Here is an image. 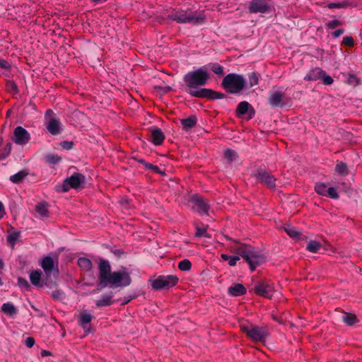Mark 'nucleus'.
Masks as SVG:
<instances>
[{
  "instance_id": "obj_1",
  "label": "nucleus",
  "mask_w": 362,
  "mask_h": 362,
  "mask_svg": "<svg viewBox=\"0 0 362 362\" xmlns=\"http://www.w3.org/2000/svg\"><path fill=\"white\" fill-rule=\"evenodd\" d=\"M209 78V74L206 66H204L195 71H189L184 76V81L189 90L188 93L194 97L201 98L208 92L207 88H199L206 85Z\"/></svg>"
},
{
  "instance_id": "obj_2",
  "label": "nucleus",
  "mask_w": 362,
  "mask_h": 362,
  "mask_svg": "<svg viewBox=\"0 0 362 362\" xmlns=\"http://www.w3.org/2000/svg\"><path fill=\"white\" fill-rule=\"evenodd\" d=\"M233 250L245 259L252 271H254L258 266L265 262L264 255L250 245L240 244L235 245Z\"/></svg>"
},
{
  "instance_id": "obj_3",
  "label": "nucleus",
  "mask_w": 362,
  "mask_h": 362,
  "mask_svg": "<svg viewBox=\"0 0 362 362\" xmlns=\"http://www.w3.org/2000/svg\"><path fill=\"white\" fill-rule=\"evenodd\" d=\"M169 18L179 23L199 25L205 21L206 18L205 16L200 12L178 10L170 14Z\"/></svg>"
},
{
  "instance_id": "obj_4",
  "label": "nucleus",
  "mask_w": 362,
  "mask_h": 362,
  "mask_svg": "<svg viewBox=\"0 0 362 362\" xmlns=\"http://www.w3.org/2000/svg\"><path fill=\"white\" fill-rule=\"evenodd\" d=\"M240 328L253 341L264 342L269 337L268 330L264 327L247 322L241 324Z\"/></svg>"
},
{
  "instance_id": "obj_5",
  "label": "nucleus",
  "mask_w": 362,
  "mask_h": 362,
  "mask_svg": "<svg viewBox=\"0 0 362 362\" xmlns=\"http://www.w3.org/2000/svg\"><path fill=\"white\" fill-rule=\"evenodd\" d=\"M222 86L229 93H238L245 87L246 81L242 75L229 74L223 78Z\"/></svg>"
},
{
  "instance_id": "obj_6",
  "label": "nucleus",
  "mask_w": 362,
  "mask_h": 362,
  "mask_svg": "<svg viewBox=\"0 0 362 362\" xmlns=\"http://www.w3.org/2000/svg\"><path fill=\"white\" fill-rule=\"evenodd\" d=\"M85 176L80 173H75L64 180L62 191L67 192L70 189H81L85 182Z\"/></svg>"
},
{
  "instance_id": "obj_7",
  "label": "nucleus",
  "mask_w": 362,
  "mask_h": 362,
  "mask_svg": "<svg viewBox=\"0 0 362 362\" xmlns=\"http://www.w3.org/2000/svg\"><path fill=\"white\" fill-rule=\"evenodd\" d=\"M177 282L178 278L175 275L160 276L152 282V286L156 290L169 288Z\"/></svg>"
},
{
  "instance_id": "obj_8",
  "label": "nucleus",
  "mask_w": 362,
  "mask_h": 362,
  "mask_svg": "<svg viewBox=\"0 0 362 362\" xmlns=\"http://www.w3.org/2000/svg\"><path fill=\"white\" fill-rule=\"evenodd\" d=\"M131 284V278L124 272H114L108 279V284L115 287L127 286Z\"/></svg>"
},
{
  "instance_id": "obj_9",
  "label": "nucleus",
  "mask_w": 362,
  "mask_h": 362,
  "mask_svg": "<svg viewBox=\"0 0 362 362\" xmlns=\"http://www.w3.org/2000/svg\"><path fill=\"white\" fill-rule=\"evenodd\" d=\"M99 286L105 288L108 285V279L112 273H110L111 267L107 260L100 259L99 263Z\"/></svg>"
},
{
  "instance_id": "obj_10",
  "label": "nucleus",
  "mask_w": 362,
  "mask_h": 362,
  "mask_svg": "<svg viewBox=\"0 0 362 362\" xmlns=\"http://www.w3.org/2000/svg\"><path fill=\"white\" fill-rule=\"evenodd\" d=\"M40 265L46 275L49 276L52 272H54V274L58 276L59 268L57 257L53 258L50 256H45L42 258Z\"/></svg>"
},
{
  "instance_id": "obj_11",
  "label": "nucleus",
  "mask_w": 362,
  "mask_h": 362,
  "mask_svg": "<svg viewBox=\"0 0 362 362\" xmlns=\"http://www.w3.org/2000/svg\"><path fill=\"white\" fill-rule=\"evenodd\" d=\"M189 203L192 209L199 215L204 216L208 214L210 206L208 202L202 197L194 196L189 200Z\"/></svg>"
},
{
  "instance_id": "obj_12",
  "label": "nucleus",
  "mask_w": 362,
  "mask_h": 362,
  "mask_svg": "<svg viewBox=\"0 0 362 362\" xmlns=\"http://www.w3.org/2000/svg\"><path fill=\"white\" fill-rule=\"evenodd\" d=\"M254 176L262 183L266 185L271 189L276 187V179L275 177L269 173L267 171L263 169L257 170Z\"/></svg>"
},
{
  "instance_id": "obj_13",
  "label": "nucleus",
  "mask_w": 362,
  "mask_h": 362,
  "mask_svg": "<svg viewBox=\"0 0 362 362\" xmlns=\"http://www.w3.org/2000/svg\"><path fill=\"white\" fill-rule=\"evenodd\" d=\"M30 139V135L25 128L21 126L15 128L13 136V140L15 144L23 146L28 144Z\"/></svg>"
},
{
  "instance_id": "obj_14",
  "label": "nucleus",
  "mask_w": 362,
  "mask_h": 362,
  "mask_svg": "<svg viewBox=\"0 0 362 362\" xmlns=\"http://www.w3.org/2000/svg\"><path fill=\"white\" fill-rule=\"evenodd\" d=\"M284 93L279 87H274L272 90L268 101L272 107H281L284 105Z\"/></svg>"
},
{
  "instance_id": "obj_15",
  "label": "nucleus",
  "mask_w": 362,
  "mask_h": 362,
  "mask_svg": "<svg viewBox=\"0 0 362 362\" xmlns=\"http://www.w3.org/2000/svg\"><path fill=\"white\" fill-rule=\"evenodd\" d=\"M315 190L318 194L322 196H327L332 199H337L339 197L337 190L332 187H327L325 183H317L315 186Z\"/></svg>"
},
{
  "instance_id": "obj_16",
  "label": "nucleus",
  "mask_w": 362,
  "mask_h": 362,
  "mask_svg": "<svg viewBox=\"0 0 362 362\" xmlns=\"http://www.w3.org/2000/svg\"><path fill=\"white\" fill-rule=\"evenodd\" d=\"M249 11L252 13H267L270 11V6L265 0H251Z\"/></svg>"
},
{
  "instance_id": "obj_17",
  "label": "nucleus",
  "mask_w": 362,
  "mask_h": 362,
  "mask_svg": "<svg viewBox=\"0 0 362 362\" xmlns=\"http://www.w3.org/2000/svg\"><path fill=\"white\" fill-rule=\"evenodd\" d=\"M255 291L261 296L270 298L273 296L274 288L271 284L259 283L255 286Z\"/></svg>"
},
{
  "instance_id": "obj_18",
  "label": "nucleus",
  "mask_w": 362,
  "mask_h": 362,
  "mask_svg": "<svg viewBox=\"0 0 362 362\" xmlns=\"http://www.w3.org/2000/svg\"><path fill=\"white\" fill-rule=\"evenodd\" d=\"M238 116L247 114V119H252L255 116V110L252 105L247 101L240 102L236 109Z\"/></svg>"
},
{
  "instance_id": "obj_19",
  "label": "nucleus",
  "mask_w": 362,
  "mask_h": 362,
  "mask_svg": "<svg viewBox=\"0 0 362 362\" xmlns=\"http://www.w3.org/2000/svg\"><path fill=\"white\" fill-rule=\"evenodd\" d=\"M93 319V316L86 312L82 313L79 316V325L84 329L86 334H88L90 331V323Z\"/></svg>"
},
{
  "instance_id": "obj_20",
  "label": "nucleus",
  "mask_w": 362,
  "mask_h": 362,
  "mask_svg": "<svg viewBox=\"0 0 362 362\" xmlns=\"http://www.w3.org/2000/svg\"><path fill=\"white\" fill-rule=\"evenodd\" d=\"M48 132L52 135H57L60 133V122L55 118L50 119L47 124Z\"/></svg>"
},
{
  "instance_id": "obj_21",
  "label": "nucleus",
  "mask_w": 362,
  "mask_h": 362,
  "mask_svg": "<svg viewBox=\"0 0 362 362\" xmlns=\"http://www.w3.org/2000/svg\"><path fill=\"white\" fill-rule=\"evenodd\" d=\"M114 294L112 292L105 293L101 296V298L95 301V305L98 307L108 306L114 303L112 298Z\"/></svg>"
},
{
  "instance_id": "obj_22",
  "label": "nucleus",
  "mask_w": 362,
  "mask_h": 362,
  "mask_svg": "<svg viewBox=\"0 0 362 362\" xmlns=\"http://www.w3.org/2000/svg\"><path fill=\"white\" fill-rule=\"evenodd\" d=\"M246 293V288L241 284H236L228 288V293L232 296H243Z\"/></svg>"
},
{
  "instance_id": "obj_23",
  "label": "nucleus",
  "mask_w": 362,
  "mask_h": 362,
  "mask_svg": "<svg viewBox=\"0 0 362 362\" xmlns=\"http://www.w3.org/2000/svg\"><path fill=\"white\" fill-rule=\"evenodd\" d=\"M324 74V71L320 68H315L311 69L308 74L305 76L304 79L307 81H317L321 78L322 75Z\"/></svg>"
},
{
  "instance_id": "obj_24",
  "label": "nucleus",
  "mask_w": 362,
  "mask_h": 362,
  "mask_svg": "<svg viewBox=\"0 0 362 362\" xmlns=\"http://www.w3.org/2000/svg\"><path fill=\"white\" fill-rule=\"evenodd\" d=\"M165 139L163 132L160 129H154L151 131V141L155 145H160Z\"/></svg>"
},
{
  "instance_id": "obj_25",
  "label": "nucleus",
  "mask_w": 362,
  "mask_h": 362,
  "mask_svg": "<svg viewBox=\"0 0 362 362\" xmlns=\"http://www.w3.org/2000/svg\"><path fill=\"white\" fill-rule=\"evenodd\" d=\"M41 272L38 270L32 271L30 273V280L33 286L42 287L43 286L41 282Z\"/></svg>"
},
{
  "instance_id": "obj_26",
  "label": "nucleus",
  "mask_w": 362,
  "mask_h": 362,
  "mask_svg": "<svg viewBox=\"0 0 362 362\" xmlns=\"http://www.w3.org/2000/svg\"><path fill=\"white\" fill-rule=\"evenodd\" d=\"M78 267L85 272H89L92 269V262L86 257H80L78 259Z\"/></svg>"
},
{
  "instance_id": "obj_27",
  "label": "nucleus",
  "mask_w": 362,
  "mask_h": 362,
  "mask_svg": "<svg viewBox=\"0 0 362 362\" xmlns=\"http://www.w3.org/2000/svg\"><path fill=\"white\" fill-rule=\"evenodd\" d=\"M183 129L188 131L194 127L197 124V118L195 116H191L181 121Z\"/></svg>"
},
{
  "instance_id": "obj_28",
  "label": "nucleus",
  "mask_w": 362,
  "mask_h": 362,
  "mask_svg": "<svg viewBox=\"0 0 362 362\" xmlns=\"http://www.w3.org/2000/svg\"><path fill=\"white\" fill-rule=\"evenodd\" d=\"M1 310L9 316L16 314L17 309L12 303H5L1 306Z\"/></svg>"
},
{
  "instance_id": "obj_29",
  "label": "nucleus",
  "mask_w": 362,
  "mask_h": 362,
  "mask_svg": "<svg viewBox=\"0 0 362 362\" xmlns=\"http://www.w3.org/2000/svg\"><path fill=\"white\" fill-rule=\"evenodd\" d=\"M285 232L291 238L299 239L300 237V231L294 226L288 225L284 227Z\"/></svg>"
},
{
  "instance_id": "obj_30",
  "label": "nucleus",
  "mask_w": 362,
  "mask_h": 362,
  "mask_svg": "<svg viewBox=\"0 0 362 362\" xmlns=\"http://www.w3.org/2000/svg\"><path fill=\"white\" fill-rule=\"evenodd\" d=\"M36 211L41 217H47L49 215L47 204L45 202L39 203L36 206Z\"/></svg>"
},
{
  "instance_id": "obj_31",
  "label": "nucleus",
  "mask_w": 362,
  "mask_h": 362,
  "mask_svg": "<svg viewBox=\"0 0 362 362\" xmlns=\"http://www.w3.org/2000/svg\"><path fill=\"white\" fill-rule=\"evenodd\" d=\"M28 172L25 170H21L10 177V180L13 183L21 182L27 175Z\"/></svg>"
},
{
  "instance_id": "obj_32",
  "label": "nucleus",
  "mask_w": 362,
  "mask_h": 362,
  "mask_svg": "<svg viewBox=\"0 0 362 362\" xmlns=\"http://www.w3.org/2000/svg\"><path fill=\"white\" fill-rule=\"evenodd\" d=\"M321 248V244L316 240H310L307 243L306 249L310 252H317Z\"/></svg>"
},
{
  "instance_id": "obj_33",
  "label": "nucleus",
  "mask_w": 362,
  "mask_h": 362,
  "mask_svg": "<svg viewBox=\"0 0 362 362\" xmlns=\"http://www.w3.org/2000/svg\"><path fill=\"white\" fill-rule=\"evenodd\" d=\"M342 320L346 325L351 326L356 322V316L353 314L344 313Z\"/></svg>"
},
{
  "instance_id": "obj_34",
  "label": "nucleus",
  "mask_w": 362,
  "mask_h": 362,
  "mask_svg": "<svg viewBox=\"0 0 362 362\" xmlns=\"http://www.w3.org/2000/svg\"><path fill=\"white\" fill-rule=\"evenodd\" d=\"M204 95H202L201 98H208L211 99H221L224 97L223 93H218L211 89H208V92L205 93Z\"/></svg>"
},
{
  "instance_id": "obj_35",
  "label": "nucleus",
  "mask_w": 362,
  "mask_h": 362,
  "mask_svg": "<svg viewBox=\"0 0 362 362\" xmlns=\"http://www.w3.org/2000/svg\"><path fill=\"white\" fill-rule=\"evenodd\" d=\"M192 267V264L189 259H185L180 261L178 264V268L181 271H189Z\"/></svg>"
},
{
  "instance_id": "obj_36",
  "label": "nucleus",
  "mask_w": 362,
  "mask_h": 362,
  "mask_svg": "<svg viewBox=\"0 0 362 362\" xmlns=\"http://www.w3.org/2000/svg\"><path fill=\"white\" fill-rule=\"evenodd\" d=\"M335 170L340 175H346L348 174L347 165L343 162L338 163L336 165Z\"/></svg>"
},
{
  "instance_id": "obj_37",
  "label": "nucleus",
  "mask_w": 362,
  "mask_h": 362,
  "mask_svg": "<svg viewBox=\"0 0 362 362\" xmlns=\"http://www.w3.org/2000/svg\"><path fill=\"white\" fill-rule=\"evenodd\" d=\"M20 236V233L18 232H13L12 233H10L7 236V242L9 245H11V247H13L15 244L17 243L18 238Z\"/></svg>"
},
{
  "instance_id": "obj_38",
  "label": "nucleus",
  "mask_w": 362,
  "mask_h": 362,
  "mask_svg": "<svg viewBox=\"0 0 362 362\" xmlns=\"http://www.w3.org/2000/svg\"><path fill=\"white\" fill-rule=\"evenodd\" d=\"M45 160L50 164H57L61 160V158L57 155L47 154L45 156Z\"/></svg>"
},
{
  "instance_id": "obj_39",
  "label": "nucleus",
  "mask_w": 362,
  "mask_h": 362,
  "mask_svg": "<svg viewBox=\"0 0 362 362\" xmlns=\"http://www.w3.org/2000/svg\"><path fill=\"white\" fill-rule=\"evenodd\" d=\"M236 153L231 149H226L224 151V158L229 162H232L235 159Z\"/></svg>"
},
{
  "instance_id": "obj_40",
  "label": "nucleus",
  "mask_w": 362,
  "mask_h": 362,
  "mask_svg": "<svg viewBox=\"0 0 362 362\" xmlns=\"http://www.w3.org/2000/svg\"><path fill=\"white\" fill-rule=\"evenodd\" d=\"M248 80H249V86L250 87L256 86V85H257L258 81H259L258 76L257 75L256 73L252 72L249 74Z\"/></svg>"
},
{
  "instance_id": "obj_41",
  "label": "nucleus",
  "mask_w": 362,
  "mask_h": 362,
  "mask_svg": "<svg viewBox=\"0 0 362 362\" xmlns=\"http://www.w3.org/2000/svg\"><path fill=\"white\" fill-rule=\"evenodd\" d=\"M211 66V70L213 71V72L217 75H220V76H222L224 74V72H223V67L222 66H221L220 64H210Z\"/></svg>"
},
{
  "instance_id": "obj_42",
  "label": "nucleus",
  "mask_w": 362,
  "mask_h": 362,
  "mask_svg": "<svg viewBox=\"0 0 362 362\" xmlns=\"http://www.w3.org/2000/svg\"><path fill=\"white\" fill-rule=\"evenodd\" d=\"M343 23L337 19H334L326 23L325 26L328 29H334L335 28L341 25Z\"/></svg>"
},
{
  "instance_id": "obj_43",
  "label": "nucleus",
  "mask_w": 362,
  "mask_h": 362,
  "mask_svg": "<svg viewBox=\"0 0 362 362\" xmlns=\"http://www.w3.org/2000/svg\"><path fill=\"white\" fill-rule=\"evenodd\" d=\"M18 285L19 287L24 288L26 291H28L30 288V285L27 280L22 277L18 278Z\"/></svg>"
},
{
  "instance_id": "obj_44",
  "label": "nucleus",
  "mask_w": 362,
  "mask_h": 362,
  "mask_svg": "<svg viewBox=\"0 0 362 362\" xmlns=\"http://www.w3.org/2000/svg\"><path fill=\"white\" fill-rule=\"evenodd\" d=\"M195 235L197 237H209L205 227H197Z\"/></svg>"
},
{
  "instance_id": "obj_45",
  "label": "nucleus",
  "mask_w": 362,
  "mask_h": 362,
  "mask_svg": "<svg viewBox=\"0 0 362 362\" xmlns=\"http://www.w3.org/2000/svg\"><path fill=\"white\" fill-rule=\"evenodd\" d=\"M347 82L350 85L356 86L358 84V79L355 75L349 74L347 78Z\"/></svg>"
},
{
  "instance_id": "obj_46",
  "label": "nucleus",
  "mask_w": 362,
  "mask_h": 362,
  "mask_svg": "<svg viewBox=\"0 0 362 362\" xmlns=\"http://www.w3.org/2000/svg\"><path fill=\"white\" fill-rule=\"evenodd\" d=\"M321 78L322 79L323 83L326 85H331L334 81L332 78L330 76L327 75L325 71L324 74L322 75Z\"/></svg>"
},
{
  "instance_id": "obj_47",
  "label": "nucleus",
  "mask_w": 362,
  "mask_h": 362,
  "mask_svg": "<svg viewBox=\"0 0 362 362\" xmlns=\"http://www.w3.org/2000/svg\"><path fill=\"white\" fill-rule=\"evenodd\" d=\"M52 296L55 300H62L64 298V293L60 290L52 291Z\"/></svg>"
},
{
  "instance_id": "obj_48",
  "label": "nucleus",
  "mask_w": 362,
  "mask_h": 362,
  "mask_svg": "<svg viewBox=\"0 0 362 362\" xmlns=\"http://www.w3.org/2000/svg\"><path fill=\"white\" fill-rule=\"evenodd\" d=\"M139 162L142 164L144 165V166L148 168V169H150V170H154V171H156V172H158L159 171V168L158 166L156 165H154L153 164H151V163H148L146 162H145L144 160H140Z\"/></svg>"
},
{
  "instance_id": "obj_49",
  "label": "nucleus",
  "mask_w": 362,
  "mask_h": 362,
  "mask_svg": "<svg viewBox=\"0 0 362 362\" xmlns=\"http://www.w3.org/2000/svg\"><path fill=\"white\" fill-rule=\"evenodd\" d=\"M346 4L344 2L330 3L327 5L329 8H341L345 7Z\"/></svg>"
},
{
  "instance_id": "obj_50",
  "label": "nucleus",
  "mask_w": 362,
  "mask_h": 362,
  "mask_svg": "<svg viewBox=\"0 0 362 362\" xmlns=\"http://www.w3.org/2000/svg\"><path fill=\"white\" fill-rule=\"evenodd\" d=\"M11 144L8 143L5 148L4 153L0 155V160L4 159L11 152Z\"/></svg>"
},
{
  "instance_id": "obj_51",
  "label": "nucleus",
  "mask_w": 362,
  "mask_h": 362,
  "mask_svg": "<svg viewBox=\"0 0 362 362\" xmlns=\"http://www.w3.org/2000/svg\"><path fill=\"white\" fill-rule=\"evenodd\" d=\"M240 259L239 256H230L228 261V264L230 267H234L236 265L237 262Z\"/></svg>"
},
{
  "instance_id": "obj_52",
  "label": "nucleus",
  "mask_w": 362,
  "mask_h": 362,
  "mask_svg": "<svg viewBox=\"0 0 362 362\" xmlns=\"http://www.w3.org/2000/svg\"><path fill=\"white\" fill-rule=\"evenodd\" d=\"M24 344L27 347L31 348L35 344V339L33 337H27L25 340Z\"/></svg>"
},
{
  "instance_id": "obj_53",
  "label": "nucleus",
  "mask_w": 362,
  "mask_h": 362,
  "mask_svg": "<svg viewBox=\"0 0 362 362\" xmlns=\"http://www.w3.org/2000/svg\"><path fill=\"white\" fill-rule=\"evenodd\" d=\"M0 67L4 69L8 70L11 68V64H9L8 62H7L3 59H0Z\"/></svg>"
},
{
  "instance_id": "obj_54",
  "label": "nucleus",
  "mask_w": 362,
  "mask_h": 362,
  "mask_svg": "<svg viewBox=\"0 0 362 362\" xmlns=\"http://www.w3.org/2000/svg\"><path fill=\"white\" fill-rule=\"evenodd\" d=\"M343 43L347 46L354 45V39L352 37H345L343 39Z\"/></svg>"
},
{
  "instance_id": "obj_55",
  "label": "nucleus",
  "mask_w": 362,
  "mask_h": 362,
  "mask_svg": "<svg viewBox=\"0 0 362 362\" xmlns=\"http://www.w3.org/2000/svg\"><path fill=\"white\" fill-rule=\"evenodd\" d=\"M7 88L10 90H13L14 92H18V87L16 84L13 81H9L7 85Z\"/></svg>"
},
{
  "instance_id": "obj_56",
  "label": "nucleus",
  "mask_w": 362,
  "mask_h": 362,
  "mask_svg": "<svg viewBox=\"0 0 362 362\" xmlns=\"http://www.w3.org/2000/svg\"><path fill=\"white\" fill-rule=\"evenodd\" d=\"M61 145L64 148L67 150L71 149L73 147V143L71 141H64Z\"/></svg>"
},
{
  "instance_id": "obj_57",
  "label": "nucleus",
  "mask_w": 362,
  "mask_h": 362,
  "mask_svg": "<svg viewBox=\"0 0 362 362\" xmlns=\"http://www.w3.org/2000/svg\"><path fill=\"white\" fill-rule=\"evenodd\" d=\"M344 33V29H338V30H336L335 31H334L332 33V37L334 38H337L339 37L341 35H342L343 33Z\"/></svg>"
},
{
  "instance_id": "obj_58",
  "label": "nucleus",
  "mask_w": 362,
  "mask_h": 362,
  "mask_svg": "<svg viewBox=\"0 0 362 362\" xmlns=\"http://www.w3.org/2000/svg\"><path fill=\"white\" fill-rule=\"evenodd\" d=\"M6 214L4 206L3 204L0 202V219H1L4 215Z\"/></svg>"
},
{
  "instance_id": "obj_59",
  "label": "nucleus",
  "mask_w": 362,
  "mask_h": 362,
  "mask_svg": "<svg viewBox=\"0 0 362 362\" xmlns=\"http://www.w3.org/2000/svg\"><path fill=\"white\" fill-rule=\"evenodd\" d=\"M51 355V353L49 351L47 350H42L41 351V356L45 357Z\"/></svg>"
},
{
  "instance_id": "obj_60",
  "label": "nucleus",
  "mask_w": 362,
  "mask_h": 362,
  "mask_svg": "<svg viewBox=\"0 0 362 362\" xmlns=\"http://www.w3.org/2000/svg\"><path fill=\"white\" fill-rule=\"evenodd\" d=\"M221 258L222 259H223L224 261H228L230 258V256L228 255H226V254H222L221 255Z\"/></svg>"
},
{
  "instance_id": "obj_61",
  "label": "nucleus",
  "mask_w": 362,
  "mask_h": 362,
  "mask_svg": "<svg viewBox=\"0 0 362 362\" xmlns=\"http://www.w3.org/2000/svg\"><path fill=\"white\" fill-rule=\"evenodd\" d=\"M51 113H52V111L51 110H47L46 111V116H47L48 115H49V114H51Z\"/></svg>"
}]
</instances>
